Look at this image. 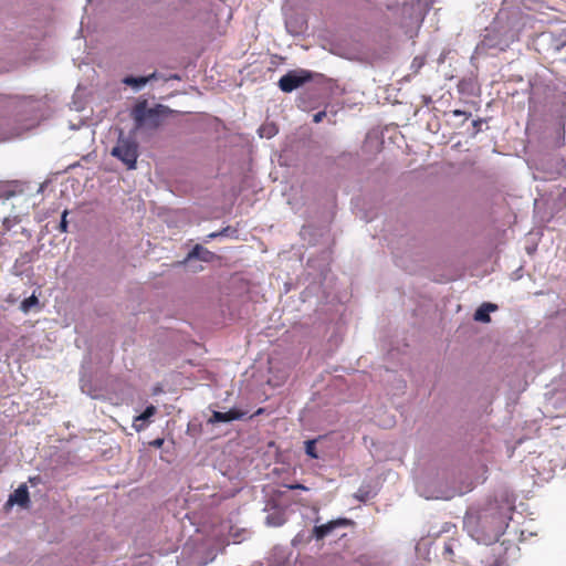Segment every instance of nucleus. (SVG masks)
Instances as JSON below:
<instances>
[{"mask_svg":"<svg viewBox=\"0 0 566 566\" xmlns=\"http://www.w3.org/2000/svg\"><path fill=\"white\" fill-rule=\"evenodd\" d=\"M514 499L506 492L488 500L480 509L470 507L463 517V528L478 544L496 543L509 527Z\"/></svg>","mask_w":566,"mask_h":566,"instance_id":"f257e3e1","label":"nucleus"},{"mask_svg":"<svg viewBox=\"0 0 566 566\" xmlns=\"http://www.w3.org/2000/svg\"><path fill=\"white\" fill-rule=\"evenodd\" d=\"M0 111V142L38 127L49 116L46 104L32 96H2Z\"/></svg>","mask_w":566,"mask_h":566,"instance_id":"f03ea898","label":"nucleus"},{"mask_svg":"<svg viewBox=\"0 0 566 566\" xmlns=\"http://www.w3.org/2000/svg\"><path fill=\"white\" fill-rule=\"evenodd\" d=\"M433 3L434 0L405 1L400 6H387V9L395 11L397 25L406 39L413 40L418 36L424 18Z\"/></svg>","mask_w":566,"mask_h":566,"instance_id":"7ed1b4c3","label":"nucleus"},{"mask_svg":"<svg viewBox=\"0 0 566 566\" xmlns=\"http://www.w3.org/2000/svg\"><path fill=\"white\" fill-rule=\"evenodd\" d=\"M528 114L544 113L547 107L555 105V76L548 69H542L528 78Z\"/></svg>","mask_w":566,"mask_h":566,"instance_id":"20e7f679","label":"nucleus"},{"mask_svg":"<svg viewBox=\"0 0 566 566\" xmlns=\"http://www.w3.org/2000/svg\"><path fill=\"white\" fill-rule=\"evenodd\" d=\"M175 111L165 104L149 106L148 98L139 96L130 108L133 128L130 134L142 130H157Z\"/></svg>","mask_w":566,"mask_h":566,"instance_id":"39448f33","label":"nucleus"},{"mask_svg":"<svg viewBox=\"0 0 566 566\" xmlns=\"http://www.w3.org/2000/svg\"><path fill=\"white\" fill-rule=\"evenodd\" d=\"M417 493L426 500H451L458 495L465 494L469 489L448 481L446 471L436 474H424L416 481Z\"/></svg>","mask_w":566,"mask_h":566,"instance_id":"423d86ee","label":"nucleus"},{"mask_svg":"<svg viewBox=\"0 0 566 566\" xmlns=\"http://www.w3.org/2000/svg\"><path fill=\"white\" fill-rule=\"evenodd\" d=\"M518 39L516 29L503 23L496 19L485 28L481 41L476 44L474 53L478 55H495L497 52L505 51L513 42Z\"/></svg>","mask_w":566,"mask_h":566,"instance_id":"0eeeda50","label":"nucleus"},{"mask_svg":"<svg viewBox=\"0 0 566 566\" xmlns=\"http://www.w3.org/2000/svg\"><path fill=\"white\" fill-rule=\"evenodd\" d=\"M390 49L388 45L375 46L357 41L344 46L340 55L349 61L373 65L376 62L388 59Z\"/></svg>","mask_w":566,"mask_h":566,"instance_id":"6e6552de","label":"nucleus"},{"mask_svg":"<svg viewBox=\"0 0 566 566\" xmlns=\"http://www.w3.org/2000/svg\"><path fill=\"white\" fill-rule=\"evenodd\" d=\"M111 156L120 161L127 170L137 168L139 157V144L135 134L125 135L122 128H118V137L115 146L109 151Z\"/></svg>","mask_w":566,"mask_h":566,"instance_id":"1a4fd4ad","label":"nucleus"},{"mask_svg":"<svg viewBox=\"0 0 566 566\" xmlns=\"http://www.w3.org/2000/svg\"><path fill=\"white\" fill-rule=\"evenodd\" d=\"M327 81V77L312 70L307 69H292L286 71L277 81V86L283 93H292L307 83L315 82L323 84Z\"/></svg>","mask_w":566,"mask_h":566,"instance_id":"9d476101","label":"nucleus"},{"mask_svg":"<svg viewBox=\"0 0 566 566\" xmlns=\"http://www.w3.org/2000/svg\"><path fill=\"white\" fill-rule=\"evenodd\" d=\"M537 44L549 56L562 57L566 54V33L542 32L537 38Z\"/></svg>","mask_w":566,"mask_h":566,"instance_id":"9b49d317","label":"nucleus"},{"mask_svg":"<svg viewBox=\"0 0 566 566\" xmlns=\"http://www.w3.org/2000/svg\"><path fill=\"white\" fill-rule=\"evenodd\" d=\"M355 522L352 518L338 516L336 518L329 520L326 523L315 525L312 528L311 535L308 539L323 541L329 535H338V531L343 528H347L354 526Z\"/></svg>","mask_w":566,"mask_h":566,"instance_id":"f8f14e48","label":"nucleus"},{"mask_svg":"<svg viewBox=\"0 0 566 566\" xmlns=\"http://www.w3.org/2000/svg\"><path fill=\"white\" fill-rule=\"evenodd\" d=\"M219 259L218 254L208 250L201 243H196L188 251L186 256L180 261L181 265H188L191 261H201L212 263Z\"/></svg>","mask_w":566,"mask_h":566,"instance_id":"ddd939ff","label":"nucleus"},{"mask_svg":"<svg viewBox=\"0 0 566 566\" xmlns=\"http://www.w3.org/2000/svg\"><path fill=\"white\" fill-rule=\"evenodd\" d=\"M248 411H244L238 407H231L227 411L212 410L211 417L208 419V423H231L235 420H244Z\"/></svg>","mask_w":566,"mask_h":566,"instance_id":"4468645a","label":"nucleus"},{"mask_svg":"<svg viewBox=\"0 0 566 566\" xmlns=\"http://www.w3.org/2000/svg\"><path fill=\"white\" fill-rule=\"evenodd\" d=\"M33 261V252L28 251L20 254V256L15 259L14 264L12 266V274L20 277H22L23 275L29 276L33 272V269L30 265Z\"/></svg>","mask_w":566,"mask_h":566,"instance_id":"2eb2a0df","label":"nucleus"},{"mask_svg":"<svg viewBox=\"0 0 566 566\" xmlns=\"http://www.w3.org/2000/svg\"><path fill=\"white\" fill-rule=\"evenodd\" d=\"M31 504L30 493L27 484H20L8 497L7 505H19L22 509L29 507Z\"/></svg>","mask_w":566,"mask_h":566,"instance_id":"dca6fc26","label":"nucleus"},{"mask_svg":"<svg viewBox=\"0 0 566 566\" xmlns=\"http://www.w3.org/2000/svg\"><path fill=\"white\" fill-rule=\"evenodd\" d=\"M157 408L154 405H147L144 410L134 417L133 428L136 432H140L148 426L150 419L156 415Z\"/></svg>","mask_w":566,"mask_h":566,"instance_id":"f3484780","label":"nucleus"},{"mask_svg":"<svg viewBox=\"0 0 566 566\" xmlns=\"http://www.w3.org/2000/svg\"><path fill=\"white\" fill-rule=\"evenodd\" d=\"M285 28L294 36L303 35L307 30V22L301 14H295L286 19Z\"/></svg>","mask_w":566,"mask_h":566,"instance_id":"a211bd4d","label":"nucleus"},{"mask_svg":"<svg viewBox=\"0 0 566 566\" xmlns=\"http://www.w3.org/2000/svg\"><path fill=\"white\" fill-rule=\"evenodd\" d=\"M497 304L492 302H483L473 313V319L479 323L488 324L491 322V313L496 312Z\"/></svg>","mask_w":566,"mask_h":566,"instance_id":"6ab92c4d","label":"nucleus"},{"mask_svg":"<svg viewBox=\"0 0 566 566\" xmlns=\"http://www.w3.org/2000/svg\"><path fill=\"white\" fill-rule=\"evenodd\" d=\"M39 308H40V301H39L36 291H33L30 296L24 297L20 302V305H19V310L25 315L31 313L32 311L39 310Z\"/></svg>","mask_w":566,"mask_h":566,"instance_id":"aec40b11","label":"nucleus"},{"mask_svg":"<svg viewBox=\"0 0 566 566\" xmlns=\"http://www.w3.org/2000/svg\"><path fill=\"white\" fill-rule=\"evenodd\" d=\"M122 83L130 87L135 93L140 92L147 85L144 75L133 74L124 76Z\"/></svg>","mask_w":566,"mask_h":566,"instance_id":"412c9836","label":"nucleus"},{"mask_svg":"<svg viewBox=\"0 0 566 566\" xmlns=\"http://www.w3.org/2000/svg\"><path fill=\"white\" fill-rule=\"evenodd\" d=\"M324 436H317L304 441V452L310 459L318 460L321 457L317 452V442L321 441Z\"/></svg>","mask_w":566,"mask_h":566,"instance_id":"4be33fe9","label":"nucleus"},{"mask_svg":"<svg viewBox=\"0 0 566 566\" xmlns=\"http://www.w3.org/2000/svg\"><path fill=\"white\" fill-rule=\"evenodd\" d=\"M279 133V128L274 123L263 124L258 129V135L261 138L271 139Z\"/></svg>","mask_w":566,"mask_h":566,"instance_id":"5701e85b","label":"nucleus"},{"mask_svg":"<svg viewBox=\"0 0 566 566\" xmlns=\"http://www.w3.org/2000/svg\"><path fill=\"white\" fill-rule=\"evenodd\" d=\"M507 6H512L517 8L518 10H535L536 1L535 0H504Z\"/></svg>","mask_w":566,"mask_h":566,"instance_id":"b1692460","label":"nucleus"},{"mask_svg":"<svg viewBox=\"0 0 566 566\" xmlns=\"http://www.w3.org/2000/svg\"><path fill=\"white\" fill-rule=\"evenodd\" d=\"M285 523L284 514L281 512H274L265 517V524L268 526L279 527Z\"/></svg>","mask_w":566,"mask_h":566,"instance_id":"393cba45","label":"nucleus"},{"mask_svg":"<svg viewBox=\"0 0 566 566\" xmlns=\"http://www.w3.org/2000/svg\"><path fill=\"white\" fill-rule=\"evenodd\" d=\"M486 124L485 118H476L471 122L470 127L468 128V135L470 138H475L479 133L483 130V125Z\"/></svg>","mask_w":566,"mask_h":566,"instance_id":"a878e982","label":"nucleus"},{"mask_svg":"<svg viewBox=\"0 0 566 566\" xmlns=\"http://www.w3.org/2000/svg\"><path fill=\"white\" fill-rule=\"evenodd\" d=\"M219 239H239V229L232 226L223 227L218 230Z\"/></svg>","mask_w":566,"mask_h":566,"instance_id":"bb28decb","label":"nucleus"},{"mask_svg":"<svg viewBox=\"0 0 566 566\" xmlns=\"http://www.w3.org/2000/svg\"><path fill=\"white\" fill-rule=\"evenodd\" d=\"M375 496V493H373L367 486L361 485L357 492L355 493V497L363 503H366L370 499Z\"/></svg>","mask_w":566,"mask_h":566,"instance_id":"cd10ccee","label":"nucleus"},{"mask_svg":"<svg viewBox=\"0 0 566 566\" xmlns=\"http://www.w3.org/2000/svg\"><path fill=\"white\" fill-rule=\"evenodd\" d=\"M70 214V210L69 209H64L61 213V218H60V222L56 227V229L61 232V233H67L69 232V229H70V221L67 220V216Z\"/></svg>","mask_w":566,"mask_h":566,"instance_id":"c85d7f7f","label":"nucleus"},{"mask_svg":"<svg viewBox=\"0 0 566 566\" xmlns=\"http://www.w3.org/2000/svg\"><path fill=\"white\" fill-rule=\"evenodd\" d=\"M426 64V56L417 55L410 63V70L413 74H417Z\"/></svg>","mask_w":566,"mask_h":566,"instance_id":"c756f323","label":"nucleus"},{"mask_svg":"<svg viewBox=\"0 0 566 566\" xmlns=\"http://www.w3.org/2000/svg\"><path fill=\"white\" fill-rule=\"evenodd\" d=\"M450 114L453 117H463V123L472 116L470 112L459 108L451 111Z\"/></svg>","mask_w":566,"mask_h":566,"instance_id":"7c9ffc66","label":"nucleus"},{"mask_svg":"<svg viewBox=\"0 0 566 566\" xmlns=\"http://www.w3.org/2000/svg\"><path fill=\"white\" fill-rule=\"evenodd\" d=\"M15 223H17L15 218H13V219L3 218V220H2V224H3L6 231H10L14 227Z\"/></svg>","mask_w":566,"mask_h":566,"instance_id":"2f4dec72","label":"nucleus"},{"mask_svg":"<svg viewBox=\"0 0 566 566\" xmlns=\"http://www.w3.org/2000/svg\"><path fill=\"white\" fill-rule=\"evenodd\" d=\"M165 443V438L163 437H158L151 441L148 442V446L149 447H153V448H156V449H160Z\"/></svg>","mask_w":566,"mask_h":566,"instance_id":"473e14b6","label":"nucleus"},{"mask_svg":"<svg viewBox=\"0 0 566 566\" xmlns=\"http://www.w3.org/2000/svg\"><path fill=\"white\" fill-rule=\"evenodd\" d=\"M312 231H313L312 224H304L301 229L300 234L302 235L303 239H306L307 235L312 234Z\"/></svg>","mask_w":566,"mask_h":566,"instance_id":"72a5a7b5","label":"nucleus"},{"mask_svg":"<svg viewBox=\"0 0 566 566\" xmlns=\"http://www.w3.org/2000/svg\"><path fill=\"white\" fill-rule=\"evenodd\" d=\"M214 239H219V234H218V231H214V232H210L208 233L207 235H205L202 238V243L207 244L209 242H211L212 240Z\"/></svg>","mask_w":566,"mask_h":566,"instance_id":"f704fd0d","label":"nucleus"},{"mask_svg":"<svg viewBox=\"0 0 566 566\" xmlns=\"http://www.w3.org/2000/svg\"><path fill=\"white\" fill-rule=\"evenodd\" d=\"M326 116L325 111H319L313 115V122L318 124L323 120V118Z\"/></svg>","mask_w":566,"mask_h":566,"instance_id":"c9c22d12","label":"nucleus"},{"mask_svg":"<svg viewBox=\"0 0 566 566\" xmlns=\"http://www.w3.org/2000/svg\"><path fill=\"white\" fill-rule=\"evenodd\" d=\"M146 84L151 83L153 81H156L158 78V72L155 71L148 75H144Z\"/></svg>","mask_w":566,"mask_h":566,"instance_id":"e433bc0d","label":"nucleus"},{"mask_svg":"<svg viewBox=\"0 0 566 566\" xmlns=\"http://www.w3.org/2000/svg\"><path fill=\"white\" fill-rule=\"evenodd\" d=\"M264 412H265V408L260 407V408H258V409H256L252 415H250V416L248 417V419H249V420L254 419V418H256V417H259V416L263 415Z\"/></svg>","mask_w":566,"mask_h":566,"instance_id":"4c0bfd02","label":"nucleus"},{"mask_svg":"<svg viewBox=\"0 0 566 566\" xmlns=\"http://www.w3.org/2000/svg\"><path fill=\"white\" fill-rule=\"evenodd\" d=\"M303 537H304L303 533L296 534L295 537L292 539V545L296 546L298 543H301L303 541Z\"/></svg>","mask_w":566,"mask_h":566,"instance_id":"58836bf2","label":"nucleus"},{"mask_svg":"<svg viewBox=\"0 0 566 566\" xmlns=\"http://www.w3.org/2000/svg\"><path fill=\"white\" fill-rule=\"evenodd\" d=\"M443 553L444 554H452L453 553V544L452 543H444Z\"/></svg>","mask_w":566,"mask_h":566,"instance_id":"ea45409f","label":"nucleus"},{"mask_svg":"<svg viewBox=\"0 0 566 566\" xmlns=\"http://www.w3.org/2000/svg\"><path fill=\"white\" fill-rule=\"evenodd\" d=\"M291 490H303V491H307L308 489L301 484V483H295V484H292L289 486Z\"/></svg>","mask_w":566,"mask_h":566,"instance_id":"a19ab883","label":"nucleus"},{"mask_svg":"<svg viewBox=\"0 0 566 566\" xmlns=\"http://www.w3.org/2000/svg\"><path fill=\"white\" fill-rule=\"evenodd\" d=\"M40 476H31L29 478V482L31 483V485H35L39 481H40Z\"/></svg>","mask_w":566,"mask_h":566,"instance_id":"79ce46f5","label":"nucleus"},{"mask_svg":"<svg viewBox=\"0 0 566 566\" xmlns=\"http://www.w3.org/2000/svg\"><path fill=\"white\" fill-rule=\"evenodd\" d=\"M81 389H82L83 392H87L86 391V382H85L83 377L81 378Z\"/></svg>","mask_w":566,"mask_h":566,"instance_id":"37998d69","label":"nucleus"},{"mask_svg":"<svg viewBox=\"0 0 566 566\" xmlns=\"http://www.w3.org/2000/svg\"><path fill=\"white\" fill-rule=\"evenodd\" d=\"M521 270H522V268H520L518 270H516V271L514 272V279H515V280L521 279V276H522V275L520 274Z\"/></svg>","mask_w":566,"mask_h":566,"instance_id":"c03bdc74","label":"nucleus"},{"mask_svg":"<svg viewBox=\"0 0 566 566\" xmlns=\"http://www.w3.org/2000/svg\"><path fill=\"white\" fill-rule=\"evenodd\" d=\"M169 78L178 80V81H180V80H181V77H180L178 74H171V75L169 76Z\"/></svg>","mask_w":566,"mask_h":566,"instance_id":"a18cd8bd","label":"nucleus"},{"mask_svg":"<svg viewBox=\"0 0 566 566\" xmlns=\"http://www.w3.org/2000/svg\"><path fill=\"white\" fill-rule=\"evenodd\" d=\"M4 233L6 232L0 231V247L3 244L2 238H3Z\"/></svg>","mask_w":566,"mask_h":566,"instance_id":"49530a36","label":"nucleus"},{"mask_svg":"<svg viewBox=\"0 0 566 566\" xmlns=\"http://www.w3.org/2000/svg\"><path fill=\"white\" fill-rule=\"evenodd\" d=\"M490 566H500V564L497 562H495L494 564H492Z\"/></svg>","mask_w":566,"mask_h":566,"instance_id":"de8ad7c7","label":"nucleus"},{"mask_svg":"<svg viewBox=\"0 0 566 566\" xmlns=\"http://www.w3.org/2000/svg\"><path fill=\"white\" fill-rule=\"evenodd\" d=\"M429 102H431V97H428V98L426 99V103H427V104H428Z\"/></svg>","mask_w":566,"mask_h":566,"instance_id":"09e8293b","label":"nucleus"},{"mask_svg":"<svg viewBox=\"0 0 566 566\" xmlns=\"http://www.w3.org/2000/svg\"><path fill=\"white\" fill-rule=\"evenodd\" d=\"M316 240H310L311 244H315Z\"/></svg>","mask_w":566,"mask_h":566,"instance_id":"8fccbe9b","label":"nucleus"}]
</instances>
